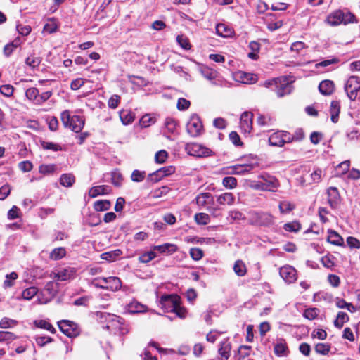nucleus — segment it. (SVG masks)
Wrapping results in <instances>:
<instances>
[{
    "instance_id": "4be33fe9",
    "label": "nucleus",
    "mask_w": 360,
    "mask_h": 360,
    "mask_svg": "<svg viewBox=\"0 0 360 360\" xmlns=\"http://www.w3.org/2000/svg\"><path fill=\"white\" fill-rule=\"evenodd\" d=\"M320 93L325 96L330 95L335 90V84L331 80H323L319 85Z\"/></svg>"
},
{
    "instance_id": "7c9ffc66",
    "label": "nucleus",
    "mask_w": 360,
    "mask_h": 360,
    "mask_svg": "<svg viewBox=\"0 0 360 360\" xmlns=\"http://www.w3.org/2000/svg\"><path fill=\"white\" fill-rule=\"evenodd\" d=\"M340 109V103L337 101H333L330 103V115H331V120L334 123H336L338 121Z\"/></svg>"
},
{
    "instance_id": "412c9836",
    "label": "nucleus",
    "mask_w": 360,
    "mask_h": 360,
    "mask_svg": "<svg viewBox=\"0 0 360 360\" xmlns=\"http://www.w3.org/2000/svg\"><path fill=\"white\" fill-rule=\"evenodd\" d=\"M231 344L228 340H225L220 343L218 352L220 355L219 360H228L230 356Z\"/></svg>"
},
{
    "instance_id": "c756f323",
    "label": "nucleus",
    "mask_w": 360,
    "mask_h": 360,
    "mask_svg": "<svg viewBox=\"0 0 360 360\" xmlns=\"http://www.w3.org/2000/svg\"><path fill=\"white\" fill-rule=\"evenodd\" d=\"M216 32L219 36L229 37L232 35L233 31L225 24L219 23L216 26Z\"/></svg>"
},
{
    "instance_id": "5701e85b",
    "label": "nucleus",
    "mask_w": 360,
    "mask_h": 360,
    "mask_svg": "<svg viewBox=\"0 0 360 360\" xmlns=\"http://www.w3.org/2000/svg\"><path fill=\"white\" fill-rule=\"evenodd\" d=\"M111 191L110 187L107 185H101L94 186L90 188L89 195L91 198H96L100 195H105L110 193Z\"/></svg>"
},
{
    "instance_id": "603ef678",
    "label": "nucleus",
    "mask_w": 360,
    "mask_h": 360,
    "mask_svg": "<svg viewBox=\"0 0 360 360\" xmlns=\"http://www.w3.org/2000/svg\"><path fill=\"white\" fill-rule=\"evenodd\" d=\"M319 310L317 308L307 309L304 312V316L309 320H314L319 314Z\"/></svg>"
},
{
    "instance_id": "2f4dec72",
    "label": "nucleus",
    "mask_w": 360,
    "mask_h": 360,
    "mask_svg": "<svg viewBox=\"0 0 360 360\" xmlns=\"http://www.w3.org/2000/svg\"><path fill=\"white\" fill-rule=\"evenodd\" d=\"M146 306L138 302L137 301H132L128 304V310L130 313H141L146 311Z\"/></svg>"
},
{
    "instance_id": "423d86ee",
    "label": "nucleus",
    "mask_w": 360,
    "mask_h": 360,
    "mask_svg": "<svg viewBox=\"0 0 360 360\" xmlns=\"http://www.w3.org/2000/svg\"><path fill=\"white\" fill-rule=\"evenodd\" d=\"M202 122L196 115H193L186 124V131L192 137L200 136L202 133Z\"/></svg>"
},
{
    "instance_id": "bb28decb",
    "label": "nucleus",
    "mask_w": 360,
    "mask_h": 360,
    "mask_svg": "<svg viewBox=\"0 0 360 360\" xmlns=\"http://www.w3.org/2000/svg\"><path fill=\"white\" fill-rule=\"evenodd\" d=\"M327 241L333 245L341 246L344 243L343 238L333 230H328Z\"/></svg>"
},
{
    "instance_id": "58836bf2",
    "label": "nucleus",
    "mask_w": 360,
    "mask_h": 360,
    "mask_svg": "<svg viewBox=\"0 0 360 360\" xmlns=\"http://www.w3.org/2000/svg\"><path fill=\"white\" fill-rule=\"evenodd\" d=\"M195 220L197 224L207 225L210 222V217L208 214L200 212L195 214Z\"/></svg>"
},
{
    "instance_id": "49530a36",
    "label": "nucleus",
    "mask_w": 360,
    "mask_h": 360,
    "mask_svg": "<svg viewBox=\"0 0 360 360\" xmlns=\"http://www.w3.org/2000/svg\"><path fill=\"white\" fill-rule=\"evenodd\" d=\"M314 349L316 352L326 355L330 352V345L326 343H318L316 345Z\"/></svg>"
},
{
    "instance_id": "680f3d73",
    "label": "nucleus",
    "mask_w": 360,
    "mask_h": 360,
    "mask_svg": "<svg viewBox=\"0 0 360 360\" xmlns=\"http://www.w3.org/2000/svg\"><path fill=\"white\" fill-rule=\"evenodd\" d=\"M191 257L195 261L200 260L203 256V252L198 248H193L190 250Z\"/></svg>"
},
{
    "instance_id": "774afa93",
    "label": "nucleus",
    "mask_w": 360,
    "mask_h": 360,
    "mask_svg": "<svg viewBox=\"0 0 360 360\" xmlns=\"http://www.w3.org/2000/svg\"><path fill=\"white\" fill-rule=\"evenodd\" d=\"M19 169L24 172H28L32 169L33 165L32 163L28 160L20 162L18 164Z\"/></svg>"
},
{
    "instance_id": "9b49d317",
    "label": "nucleus",
    "mask_w": 360,
    "mask_h": 360,
    "mask_svg": "<svg viewBox=\"0 0 360 360\" xmlns=\"http://www.w3.org/2000/svg\"><path fill=\"white\" fill-rule=\"evenodd\" d=\"M266 86H269L272 84H275L277 86L276 94L278 97H283L286 94H289L292 91V86L288 82L284 81L283 84L281 82V79H274L270 82H266L265 83Z\"/></svg>"
},
{
    "instance_id": "ddd939ff",
    "label": "nucleus",
    "mask_w": 360,
    "mask_h": 360,
    "mask_svg": "<svg viewBox=\"0 0 360 360\" xmlns=\"http://www.w3.org/2000/svg\"><path fill=\"white\" fill-rule=\"evenodd\" d=\"M279 274L282 278L288 283H292L297 278L296 269L289 265L281 267L279 270Z\"/></svg>"
},
{
    "instance_id": "338daca9",
    "label": "nucleus",
    "mask_w": 360,
    "mask_h": 360,
    "mask_svg": "<svg viewBox=\"0 0 360 360\" xmlns=\"http://www.w3.org/2000/svg\"><path fill=\"white\" fill-rule=\"evenodd\" d=\"M13 87L11 85L6 84L0 86V92L6 96H11L13 93Z\"/></svg>"
},
{
    "instance_id": "8fccbe9b",
    "label": "nucleus",
    "mask_w": 360,
    "mask_h": 360,
    "mask_svg": "<svg viewBox=\"0 0 360 360\" xmlns=\"http://www.w3.org/2000/svg\"><path fill=\"white\" fill-rule=\"evenodd\" d=\"M176 41L185 50H189L191 48L188 39L184 35H178L176 37Z\"/></svg>"
},
{
    "instance_id": "4d7b16f0",
    "label": "nucleus",
    "mask_w": 360,
    "mask_h": 360,
    "mask_svg": "<svg viewBox=\"0 0 360 360\" xmlns=\"http://www.w3.org/2000/svg\"><path fill=\"white\" fill-rule=\"evenodd\" d=\"M16 338V336L9 331H0V342H11Z\"/></svg>"
},
{
    "instance_id": "cd10ccee",
    "label": "nucleus",
    "mask_w": 360,
    "mask_h": 360,
    "mask_svg": "<svg viewBox=\"0 0 360 360\" xmlns=\"http://www.w3.org/2000/svg\"><path fill=\"white\" fill-rule=\"evenodd\" d=\"M287 352L288 347L285 342L283 339L278 340L274 346V353L278 356H283L287 354Z\"/></svg>"
},
{
    "instance_id": "c03bdc74",
    "label": "nucleus",
    "mask_w": 360,
    "mask_h": 360,
    "mask_svg": "<svg viewBox=\"0 0 360 360\" xmlns=\"http://www.w3.org/2000/svg\"><path fill=\"white\" fill-rule=\"evenodd\" d=\"M176 122L172 118H167L165 122V127L170 134H174L176 130Z\"/></svg>"
},
{
    "instance_id": "6ab92c4d",
    "label": "nucleus",
    "mask_w": 360,
    "mask_h": 360,
    "mask_svg": "<svg viewBox=\"0 0 360 360\" xmlns=\"http://www.w3.org/2000/svg\"><path fill=\"white\" fill-rule=\"evenodd\" d=\"M254 168L255 165L252 164L236 165L229 168L230 171L228 173L231 174H243L250 172Z\"/></svg>"
},
{
    "instance_id": "69168bd1",
    "label": "nucleus",
    "mask_w": 360,
    "mask_h": 360,
    "mask_svg": "<svg viewBox=\"0 0 360 360\" xmlns=\"http://www.w3.org/2000/svg\"><path fill=\"white\" fill-rule=\"evenodd\" d=\"M58 29V25L54 20H51L44 27V30L49 34L55 32Z\"/></svg>"
},
{
    "instance_id": "f8f14e48",
    "label": "nucleus",
    "mask_w": 360,
    "mask_h": 360,
    "mask_svg": "<svg viewBox=\"0 0 360 360\" xmlns=\"http://www.w3.org/2000/svg\"><path fill=\"white\" fill-rule=\"evenodd\" d=\"M259 178L262 180L265 191L276 192L280 186L279 181L273 176L260 175Z\"/></svg>"
},
{
    "instance_id": "72a5a7b5",
    "label": "nucleus",
    "mask_w": 360,
    "mask_h": 360,
    "mask_svg": "<svg viewBox=\"0 0 360 360\" xmlns=\"http://www.w3.org/2000/svg\"><path fill=\"white\" fill-rule=\"evenodd\" d=\"M121 255H122V251L120 250L117 249V250H115L112 251L103 252L101 255V257L103 259H105V260H107L109 262H113Z\"/></svg>"
},
{
    "instance_id": "5fc2aeb1",
    "label": "nucleus",
    "mask_w": 360,
    "mask_h": 360,
    "mask_svg": "<svg viewBox=\"0 0 360 360\" xmlns=\"http://www.w3.org/2000/svg\"><path fill=\"white\" fill-rule=\"evenodd\" d=\"M17 323L15 320L4 317L0 321V327L1 328H8L17 325Z\"/></svg>"
},
{
    "instance_id": "09e8293b",
    "label": "nucleus",
    "mask_w": 360,
    "mask_h": 360,
    "mask_svg": "<svg viewBox=\"0 0 360 360\" xmlns=\"http://www.w3.org/2000/svg\"><path fill=\"white\" fill-rule=\"evenodd\" d=\"M281 213H288L295 208V205L289 201H282L278 205Z\"/></svg>"
},
{
    "instance_id": "a878e982",
    "label": "nucleus",
    "mask_w": 360,
    "mask_h": 360,
    "mask_svg": "<svg viewBox=\"0 0 360 360\" xmlns=\"http://www.w3.org/2000/svg\"><path fill=\"white\" fill-rule=\"evenodd\" d=\"M217 201L221 205H232L235 202V197L231 193H224L217 196Z\"/></svg>"
},
{
    "instance_id": "7ed1b4c3",
    "label": "nucleus",
    "mask_w": 360,
    "mask_h": 360,
    "mask_svg": "<svg viewBox=\"0 0 360 360\" xmlns=\"http://www.w3.org/2000/svg\"><path fill=\"white\" fill-rule=\"evenodd\" d=\"M293 141L292 135L286 131H278L273 133L269 138V143L271 146L282 147L285 143Z\"/></svg>"
},
{
    "instance_id": "052dcab7",
    "label": "nucleus",
    "mask_w": 360,
    "mask_h": 360,
    "mask_svg": "<svg viewBox=\"0 0 360 360\" xmlns=\"http://www.w3.org/2000/svg\"><path fill=\"white\" fill-rule=\"evenodd\" d=\"M146 173L145 172L139 171V170H134L131 178L133 181L135 182H141L143 181L145 179Z\"/></svg>"
},
{
    "instance_id": "dca6fc26",
    "label": "nucleus",
    "mask_w": 360,
    "mask_h": 360,
    "mask_svg": "<svg viewBox=\"0 0 360 360\" xmlns=\"http://www.w3.org/2000/svg\"><path fill=\"white\" fill-rule=\"evenodd\" d=\"M44 291L48 294L49 297L46 298L44 300L40 301L41 304L47 303L56 295L58 291V283L54 281L48 282L44 286Z\"/></svg>"
},
{
    "instance_id": "39448f33",
    "label": "nucleus",
    "mask_w": 360,
    "mask_h": 360,
    "mask_svg": "<svg viewBox=\"0 0 360 360\" xmlns=\"http://www.w3.org/2000/svg\"><path fill=\"white\" fill-rule=\"evenodd\" d=\"M58 326L63 333L69 338H75L80 333V329L77 324L68 320H61L58 322Z\"/></svg>"
},
{
    "instance_id": "de8ad7c7",
    "label": "nucleus",
    "mask_w": 360,
    "mask_h": 360,
    "mask_svg": "<svg viewBox=\"0 0 360 360\" xmlns=\"http://www.w3.org/2000/svg\"><path fill=\"white\" fill-rule=\"evenodd\" d=\"M38 289L36 287H30L22 291V297L25 300H30L37 295Z\"/></svg>"
},
{
    "instance_id": "393cba45",
    "label": "nucleus",
    "mask_w": 360,
    "mask_h": 360,
    "mask_svg": "<svg viewBox=\"0 0 360 360\" xmlns=\"http://www.w3.org/2000/svg\"><path fill=\"white\" fill-rule=\"evenodd\" d=\"M178 248L175 244L165 243L160 245H155L153 247L154 250H158L160 253L167 255H172L177 250Z\"/></svg>"
},
{
    "instance_id": "0eeeda50",
    "label": "nucleus",
    "mask_w": 360,
    "mask_h": 360,
    "mask_svg": "<svg viewBox=\"0 0 360 360\" xmlns=\"http://www.w3.org/2000/svg\"><path fill=\"white\" fill-rule=\"evenodd\" d=\"M250 223L256 226H270L274 223V217L266 212H255L252 214Z\"/></svg>"
},
{
    "instance_id": "ea45409f",
    "label": "nucleus",
    "mask_w": 360,
    "mask_h": 360,
    "mask_svg": "<svg viewBox=\"0 0 360 360\" xmlns=\"http://www.w3.org/2000/svg\"><path fill=\"white\" fill-rule=\"evenodd\" d=\"M34 325L40 328L45 329L51 333H55L56 330L54 327L46 320H38L34 321Z\"/></svg>"
},
{
    "instance_id": "e2e57ef3",
    "label": "nucleus",
    "mask_w": 360,
    "mask_h": 360,
    "mask_svg": "<svg viewBox=\"0 0 360 360\" xmlns=\"http://www.w3.org/2000/svg\"><path fill=\"white\" fill-rule=\"evenodd\" d=\"M154 122V119L151 117L149 115H143L139 121L141 127H147Z\"/></svg>"
},
{
    "instance_id": "4c0bfd02",
    "label": "nucleus",
    "mask_w": 360,
    "mask_h": 360,
    "mask_svg": "<svg viewBox=\"0 0 360 360\" xmlns=\"http://www.w3.org/2000/svg\"><path fill=\"white\" fill-rule=\"evenodd\" d=\"M233 271L238 276H243L247 272L246 266L241 260H237L233 265Z\"/></svg>"
},
{
    "instance_id": "20e7f679",
    "label": "nucleus",
    "mask_w": 360,
    "mask_h": 360,
    "mask_svg": "<svg viewBox=\"0 0 360 360\" xmlns=\"http://www.w3.org/2000/svg\"><path fill=\"white\" fill-rule=\"evenodd\" d=\"M360 90V78L356 76L350 77L345 84V91L351 101H355Z\"/></svg>"
},
{
    "instance_id": "a19ab883",
    "label": "nucleus",
    "mask_w": 360,
    "mask_h": 360,
    "mask_svg": "<svg viewBox=\"0 0 360 360\" xmlns=\"http://www.w3.org/2000/svg\"><path fill=\"white\" fill-rule=\"evenodd\" d=\"M94 207L96 211H105L109 210L110 207V202L108 200H97L96 202H94Z\"/></svg>"
},
{
    "instance_id": "a18cd8bd",
    "label": "nucleus",
    "mask_w": 360,
    "mask_h": 360,
    "mask_svg": "<svg viewBox=\"0 0 360 360\" xmlns=\"http://www.w3.org/2000/svg\"><path fill=\"white\" fill-rule=\"evenodd\" d=\"M41 62V59L40 57L31 56L26 58L25 63L27 65L30 66L32 68H35L38 67Z\"/></svg>"
},
{
    "instance_id": "2eb2a0df",
    "label": "nucleus",
    "mask_w": 360,
    "mask_h": 360,
    "mask_svg": "<svg viewBox=\"0 0 360 360\" xmlns=\"http://www.w3.org/2000/svg\"><path fill=\"white\" fill-rule=\"evenodd\" d=\"M105 284V286H99V288L117 291L121 288L122 283L118 277H103L101 278Z\"/></svg>"
},
{
    "instance_id": "e433bc0d",
    "label": "nucleus",
    "mask_w": 360,
    "mask_h": 360,
    "mask_svg": "<svg viewBox=\"0 0 360 360\" xmlns=\"http://www.w3.org/2000/svg\"><path fill=\"white\" fill-rule=\"evenodd\" d=\"M349 321V316L345 312L340 311L334 321V325L338 328H341L344 323Z\"/></svg>"
},
{
    "instance_id": "79ce46f5",
    "label": "nucleus",
    "mask_w": 360,
    "mask_h": 360,
    "mask_svg": "<svg viewBox=\"0 0 360 360\" xmlns=\"http://www.w3.org/2000/svg\"><path fill=\"white\" fill-rule=\"evenodd\" d=\"M18 276L16 272H11L6 276V279L4 281V288H11L14 285V281L18 278Z\"/></svg>"
},
{
    "instance_id": "c9c22d12",
    "label": "nucleus",
    "mask_w": 360,
    "mask_h": 360,
    "mask_svg": "<svg viewBox=\"0 0 360 360\" xmlns=\"http://www.w3.org/2000/svg\"><path fill=\"white\" fill-rule=\"evenodd\" d=\"M75 181V178L72 174H63L60 176V184L65 187H70Z\"/></svg>"
},
{
    "instance_id": "f3484780",
    "label": "nucleus",
    "mask_w": 360,
    "mask_h": 360,
    "mask_svg": "<svg viewBox=\"0 0 360 360\" xmlns=\"http://www.w3.org/2000/svg\"><path fill=\"white\" fill-rule=\"evenodd\" d=\"M328 202L332 208H336L340 202V195L336 187H330L327 191Z\"/></svg>"
},
{
    "instance_id": "aec40b11",
    "label": "nucleus",
    "mask_w": 360,
    "mask_h": 360,
    "mask_svg": "<svg viewBox=\"0 0 360 360\" xmlns=\"http://www.w3.org/2000/svg\"><path fill=\"white\" fill-rule=\"evenodd\" d=\"M74 274L75 271L72 269H64L57 273L52 272L50 276L58 281H65L72 278Z\"/></svg>"
},
{
    "instance_id": "6e6552de",
    "label": "nucleus",
    "mask_w": 360,
    "mask_h": 360,
    "mask_svg": "<svg viewBox=\"0 0 360 360\" xmlns=\"http://www.w3.org/2000/svg\"><path fill=\"white\" fill-rule=\"evenodd\" d=\"M185 150L188 155L195 157H207L212 152L209 148L195 143H187Z\"/></svg>"
},
{
    "instance_id": "13d9d810",
    "label": "nucleus",
    "mask_w": 360,
    "mask_h": 360,
    "mask_svg": "<svg viewBox=\"0 0 360 360\" xmlns=\"http://www.w3.org/2000/svg\"><path fill=\"white\" fill-rule=\"evenodd\" d=\"M201 73L205 78L209 80H212L217 77V72L209 68H202Z\"/></svg>"
},
{
    "instance_id": "1a4fd4ad",
    "label": "nucleus",
    "mask_w": 360,
    "mask_h": 360,
    "mask_svg": "<svg viewBox=\"0 0 360 360\" xmlns=\"http://www.w3.org/2000/svg\"><path fill=\"white\" fill-rule=\"evenodd\" d=\"M196 204L199 207H207V210L211 213L214 214L217 210V208L212 207L214 203V198L210 193H201L198 194L196 198Z\"/></svg>"
},
{
    "instance_id": "473e14b6",
    "label": "nucleus",
    "mask_w": 360,
    "mask_h": 360,
    "mask_svg": "<svg viewBox=\"0 0 360 360\" xmlns=\"http://www.w3.org/2000/svg\"><path fill=\"white\" fill-rule=\"evenodd\" d=\"M120 117L122 122L127 125L131 123L135 118L134 114L127 110H121L120 112Z\"/></svg>"
},
{
    "instance_id": "f03ea898",
    "label": "nucleus",
    "mask_w": 360,
    "mask_h": 360,
    "mask_svg": "<svg viewBox=\"0 0 360 360\" xmlns=\"http://www.w3.org/2000/svg\"><path fill=\"white\" fill-rule=\"evenodd\" d=\"M355 16L350 12H343L341 10H338L330 13L327 17V22L332 26H337L342 23L346 25L353 22Z\"/></svg>"
},
{
    "instance_id": "4468645a",
    "label": "nucleus",
    "mask_w": 360,
    "mask_h": 360,
    "mask_svg": "<svg viewBox=\"0 0 360 360\" xmlns=\"http://www.w3.org/2000/svg\"><path fill=\"white\" fill-rule=\"evenodd\" d=\"M253 114L250 112H244L240 118V127L244 133H250L252 129Z\"/></svg>"
},
{
    "instance_id": "864d4df0",
    "label": "nucleus",
    "mask_w": 360,
    "mask_h": 360,
    "mask_svg": "<svg viewBox=\"0 0 360 360\" xmlns=\"http://www.w3.org/2000/svg\"><path fill=\"white\" fill-rule=\"evenodd\" d=\"M156 257L155 252L153 251H149L142 254L139 259L142 263H148L153 259Z\"/></svg>"
},
{
    "instance_id": "37998d69",
    "label": "nucleus",
    "mask_w": 360,
    "mask_h": 360,
    "mask_svg": "<svg viewBox=\"0 0 360 360\" xmlns=\"http://www.w3.org/2000/svg\"><path fill=\"white\" fill-rule=\"evenodd\" d=\"M41 147L45 150H51L53 151L62 150V147L55 143L42 141H41Z\"/></svg>"
},
{
    "instance_id": "f704fd0d",
    "label": "nucleus",
    "mask_w": 360,
    "mask_h": 360,
    "mask_svg": "<svg viewBox=\"0 0 360 360\" xmlns=\"http://www.w3.org/2000/svg\"><path fill=\"white\" fill-rule=\"evenodd\" d=\"M66 255V250L64 248L60 247L54 248L49 255V258L52 260H59Z\"/></svg>"
},
{
    "instance_id": "0e129e2a",
    "label": "nucleus",
    "mask_w": 360,
    "mask_h": 360,
    "mask_svg": "<svg viewBox=\"0 0 360 360\" xmlns=\"http://www.w3.org/2000/svg\"><path fill=\"white\" fill-rule=\"evenodd\" d=\"M39 172L43 174H48L53 172L56 169L55 165H41L39 167Z\"/></svg>"
},
{
    "instance_id": "6e6d98bb",
    "label": "nucleus",
    "mask_w": 360,
    "mask_h": 360,
    "mask_svg": "<svg viewBox=\"0 0 360 360\" xmlns=\"http://www.w3.org/2000/svg\"><path fill=\"white\" fill-rule=\"evenodd\" d=\"M222 184L226 188H233L237 185V180L232 176L224 177L222 180Z\"/></svg>"
},
{
    "instance_id": "b1692460",
    "label": "nucleus",
    "mask_w": 360,
    "mask_h": 360,
    "mask_svg": "<svg viewBox=\"0 0 360 360\" xmlns=\"http://www.w3.org/2000/svg\"><path fill=\"white\" fill-rule=\"evenodd\" d=\"M236 76L238 80L244 84H254L257 81V76L252 73L239 72Z\"/></svg>"
},
{
    "instance_id": "c85d7f7f",
    "label": "nucleus",
    "mask_w": 360,
    "mask_h": 360,
    "mask_svg": "<svg viewBox=\"0 0 360 360\" xmlns=\"http://www.w3.org/2000/svg\"><path fill=\"white\" fill-rule=\"evenodd\" d=\"M325 176L324 172L321 168H315L313 172L310 174V181L309 182V184H319L322 177Z\"/></svg>"
},
{
    "instance_id": "a211bd4d",
    "label": "nucleus",
    "mask_w": 360,
    "mask_h": 360,
    "mask_svg": "<svg viewBox=\"0 0 360 360\" xmlns=\"http://www.w3.org/2000/svg\"><path fill=\"white\" fill-rule=\"evenodd\" d=\"M174 172H175V168L174 167H172V166L165 167H162V168L157 170L155 172L151 174L150 176L153 181L158 182L160 180H161L163 177L169 176V175L173 174Z\"/></svg>"
},
{
    "instance_id": "bf43d9fd",
    "label": "nucleus",
    "mask_w": 360,
    "mask_h": 360,
    "mask_svg": "<svg viewBox=\"0 0 360 360\" xmlns=\"http://www.w3.org/2000/svg\"><path fill=\"white\" fill-rule=\"evenodd\" d=\"M228 219L231 221L243 220L245 219V215L240 211L233 210L229 212Z\"/></svg>"
},
{
    "instance_id": "3c124183",
    "label": "nucleus",
    "mask_w": 360,
    "mask_h": 360,
    "mask_svg": "<svg viewBox=\"0 0 360 360\" xmlns=\"http://www.w3.org/2000/svg\"><path fill=\"white\" fill-rule=\"evenodd\" d=\"M25 96L29 100L37 102L39 90L34 87L29 88L25 91Z\"/></svg>"
},
{
    "instance_id": "f257e3e1",
    "label": "nucleus",
    "mask_w": 360,
    "mask_h": 360,
    "mask_svg": "<svg viewBox=\"0 0 360 360\" xmlns=\"http://www.w3.org/2000/svg\"><path fill=\"white\" fill-rule=\"evenodd\" d=\"M61 121L65 127L75 133L80 132L84 126V120L78 115L71 116L68 110H64L60 115Z\"/></svg>"
},
{
    "instance_id": "9d476101",
    "label": "nucleus",
    "mask_w": 360,
    "mask_h": 360,
    "mask_svg": "<svg viewBox=\"0 0 360 360\" xmlns=\"http://www.w3.org/2000/svg\"><path fill=\"white\" fill-rule=\"evenodd\" d=\"M178 304H180V297L177 295H162L160 300L161 307L167 311H173L175 309V306Z\"/></svg>"
}]
</instances>
